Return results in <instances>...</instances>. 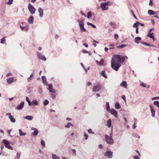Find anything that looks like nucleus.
<instances>
[{
    "label": "nucleus",
    "instance_id": "1",
    "mask_svg": "<svg viewBox=\"0 0 159 159\" xmlns=\"http://www.w3.org/2000/svg\"><path fill=\"white\" fill-rule=\"evenodd\" d=\"M125 59H128V57L126 56L123 57L121 55H117L113 56L111 61V66L112 68L116 71H118L119 68L121 66V63L124 61Z\"/></svg>",
    "mask_w": 159,
    "mask_h": 159
},
{
    "label": "nucleus",
    "instance_id": "2",
    "mask_svg": "<svg viewBox=\"0 0 159 159\" xmlns=\"http://www.w3.org/2000/svg\"><path fill=\"white\" fill-rule=\"evenodd\" d=\"M84 19H79L77 21V22L79 23V26L81 31L86 32V29L84 27Z\"/></svg>",
    "mask_w": 159,
    "mask_h": 159
},
{
    "label": "nucleus",
    "instance_id": "3",
    "mask_svg": "<svg viewBox=\"0 0 159 159\" xmlns=\"http://www.w3.org/2000/svg\"><path fill=\"white\" fill-rule=\"evenodd\" d=\"M109 2L102 3L100 4V8L103 11H107L108 9V4Z\"/></svg>",
    "mask_w": 159,
    "mask_h": 159
},
{
    "label": "nucleus",
    "instance_id": "4",
    "mask_svg": "<svg viewBox=\"0 0 159 159\" xmlns=\"http://www.w3.org/2000/svg\"><path fill=\"white\" fill-rule=\"evenodd\" d=\"M28 8L31 14H34L35 13L36 9L35 7L30 3L28 4Z\"/></svg>",
    "mask_w": 159,
    "mask_h": 159
},
{
    "label": "nucleus",
    "instance_id": "5",
    "mask_svg": "<svg viewBox=\"0 0 159 159\" xmlns=\"http://www.w3.org/2000/svg\"><path fill=\"white\" fill-rule=\"evenodd\" d=\"M105 137L107 143L109 144H112L114 143V141L112 138H110L109 136L106 134L105 135Z\"/></svg>",
    "mask_w": 159,
    "mask_h": 159
},
{
    "label": "nucleus",
    "instance_id": "6",
    "mask_svg": "<svg viewBox=\"0 0 159 159\" xmlns=\"http://www.w3.org/2000/svg\"><path fill=\"white\" fill-rule=\"evenodd\" d=\"M102 88V86L101 85L98 84L95 85L93 88V92H98Z\"/></svg>",
    "mask_w": 159,
    "mask_h": 159
},
{
    "label": "nucleus",
    "instance_id": "7",
    "mask_svg": "<svg viewBox=\"0 0 159 159\" xmlns=\"http://www.w3.org/2000/svg\"><path fill=\"white\" fill-rule=\"evenodd\" d=\"M113 153L112 152L109 151H107L104 153L105 156L108 158H111L113 157Z\"/></svg>",
    "mask_w": 159,
    "mask_h": 159
},
{
    "label": "nucleus",
    "instance_id": "8",
    "mask_svg": "<svg viewBox=\"0 0 159 159\" xmlns=\"http://www.w3.org/2000/svg\"><path fill=\"white\" fill-rule=\"evenodd\" d=\"M37 54L38 57L39 59L44 61H46L47 60L45 56L42 55L41 53L39 52H37Z\"/></svg>",
    "mask_w": 159,
    "mask_h": 159
},
{
    "label": "nucleus",
    "instance_id": "9",
    "mask_svg": "<svg viewBox=\"0 0 159 159\" xmlns=\"http://www.w3.org/2000/svg\"><path fill=\"white\" fill-rule=\"evenodd\" d=\"M2 143H3L5 146L9 149H10V145L9 141L4 139L2 140Z\"/></svg>",
    "mask_w": 159,
    "mask_h": 159
},
{
    "label": "nucleus",
    "instance_id": "10",
    "mask_svg": "<svg viewBox=\"0 0 159 159\" xmlns=\"http://www.w3.org/2000/svg\"><path fill=\"white\" fill-rule=\"evenodd\" d=\"M31 130L32 131H33V132L32 133L31 135H34L35 136H37L39 133V131L38 129H36V128H34V127H32L31 129Z\"/></svg>",
    "mask_w": 159,
    "mask_h": 159
},
{
    "label": "nucleus",
    "instance_id": "11",
    "mask_svg": "<svg viewBox=\"0 0 159 159\" xmlns=\"http://www.w3.org/2000/svg\"><path fill=\"white\" fill-rule=\"evenodd\" d=\"M149 107L150 109V111L152 114V116L154 117L155 116V112L153 107L151 105H150Z\"/></svg>",
    "mask_w": 159,
    "mask_h": 159
},
{
    "label": "nucleus",
    "instance_id": "12",
    "mask_svg": "<svg viewBox=\"0 0 159 159\" xmlns=\"http://www.w3.org/2000/svg\"><path fill=\"white\" fill-rule=\"evenodd\" d=\"M24 105V101L22 102L20 104L18 105L16 107V109L18 110H20L22 109Z\"/></svg>",
    "mask_w": 159,
    "mask_h": 159
},
{
    "label": "nucleus",
    "instance_id": "13",
    "mask_svg": "<svg viewBox=\"0 0 159 159\" xmlns=\"http://www.w3.org/2000/svg\"><path fill=\"white\" fill-rule=\"evenodd\" d=\"M48 90L49 91L52 93H56V90L53 89L52 85V84H48Z\"/></svg>",
    "mask_w": 159,
    "mask_h": 159
},
{
    "label": "nucleus",
    "instance_id": "14",
    "mask_svg": "<svg viewBox=\"0 0 159 159\" xmlns=\"http://www.w3.org/2000/svg\"><path fill=\"white\" fill-rule=\"evenodd\" d=\"M111 114L115 117H117V112L114 109L112 108L110 111Z\"/></svg>",
    "mask_w": 159,
    "mask_h": 159
},
{
    "label": "nucleus",
    "instance_id": "15",
    "mask_svg": "<svg viewBox=\"0 0 159 159\" xmlns=\"http://www.w3.org/2000/svg\"><path fill=\"white\" fill-rule=\"evenodd\" d=\"M38 11L39 16L41 18L43 16V9L41 7H39L38 8Z\"/></svg>",
    "mask_w": 159,
    "mask_h": 159
},
{
    "label": "nucleus",
    "instance_id": "16",
    "mask_svg": "<svg viewBox=\"0 0 159 159\" xmlns=\"http://www.w3.org/2000/svg\"><path fill=\"white\" fill-rule=\"evenodd\" d=\"M34 17L32 16H30L28 19V22L30 24H32L33 23Z\"/></svg>",
    "mask_w": 159,
    "mask_h": 159
},
{
    "label": "nucleus",
    "instance_id": "17",
    "mask_svg": "<svg viewBox=\"0 0 159 159\" xmlns=\"http://www.w3.org/2000/svg\"><path fill=\"white\" fill-rule=\"evenodd\" d=\"M120 86L124 88H126L127 87V85L126 81H122L120 84Z\"/></svg>",
    "mask_w": 159,
    "mask_h": 159
},
{
    "label": "nucleus",
    "instance_id": "18",
    "mask_svg": "<svg viewBox=\"0 0 159 159\" xmlns=\"http://www.w3.org/2000/svg\"><path fill=\"white\" fill-rule=\"evenodd\" d=\"M39 103L36 100H34L32 101L31 102V106H36L38 105Z\"/></svg>",
    "mask_w": 159,
    "mask_h": 159
},
{
    "label": "nucleus",
    "instance_id": "19",
    "mask_svg": "<svg viewBox=\"0 0 159 159\" xmlns=\"http://www.w3.org/2000/svg\"><path fill=\"white\" fill-rule=\"evenodd\" d=\"M106 107L107 111L108 112H109L111 111V109L109 106V103L108 102H107L106 103Z\"/></svg>",
    "mask_w": 159,
    "mask_h": 159
},
{
    "label": "nucleus",
    "instance_id": "20",
    "mask_svg": "<svg viewBox=\"0 0 159 159\" xmlns=\"http://www.w3.org/2000/svg\"><path fill=\"white\" fill-rule=\"evenodd\" d=\"M147 36L150 37V38L152 39L153 41H155V39L153 36V33H148Z\"/></svg>",
    "mask_w": 159,
    "mask_h": 159
},
{
    "label": "nucleus",
    "instance_id": "21",
    "mask_svg": "<svg viewBox=\"0 0 159 159\" xmlns=\"http://www.w3.org/2000/svg\"><path fill=\"white\" fill-rule=\"evenodd\" d=\"M33 117L31 116H27L24 117V119H26L28 120H33Z\"/></svg>",
    "mask_w": 159,
    "mask_h": 159
},
{
    "label": "nucleus",
    "instance_id": "22",
    "mask_svg": "<svg viewBox=\"0 0 159 159\" xmlns=\"http://www.w3.org/2000/svg\"><path fill=\"white\" fill-rule=\"evenodd\" d=\"M42 80L44 84L46 85H48L47 82L46 81V78L45 76H43L42 77Z\"/></svg>",
    "mask_w": 159,
    "mask_h": 159
},
{
    "label": "nucleus",
    "instance_id": "23",
    "mask_svg": "<svg viewBox=\"0 0 159 159\" xmlns=\"http://www.w3.org/2000/svg\"><path fill=\"white\" fill-rule=\"evenodd\" d=\"M70 126L73 127L74 126L70 122H68L67 125H65V128H69Z\"/></svg>",
    "mask_w": 159,
    "mask_h": 159
},
{
    "label": "nucleus",
    "instance_id": "24",
    "mask_svg": "<svg viewBox=\"0 0 159 159\" xmlns=\"http://www.w3.org/2000/svg\"><path fill=\"white\" fill-rule=\"evenodd\" d=\"M121 107L118 102H116L115 104V108L116 109H120L121 108Z\"/></svg>",
    "mask_w": 159,
    "mask_h": 159
},
{
    "label": "nucleus",
    "instance_id": "25",
    "mask_svg": "<svg viewBox=\"0 0 159 159\" xmlns=\"http://www.w3.org/2000/svg\"><path fill=\"white\" fill-rule=\"evenodd\" d=\"M20 28L21 29V30L23 31H27L28 30V27L27 26L23 27L22 26H20Z\"/></svg>",
    "mask_w": 159,
    "mask_h": 159
},
{
    "label": "nucleus",
    "instance_id": "26",
    "mask_svg": "<svg viewBox=\"0 0 159 159\" xmlns=\"http://www.w3.org/2000/svg\"><path fill=\"white\" fill-rule=\"evenodd\" d=\"M141 39V38H140V37H137L135 38V39H134L135 42L137 44H139V41Z\"/></svg>",
    "mask_w": 159,
    "mask_h": 159
},
{
    "label": "nucleus",
    "instance_id": "27",
    "mask_svg": "<svg viewBox=\"0 0 159 159\" xmlns=\"http://www.w3.org/2000/svg\"><path fill=\"white\" fill-rule=\"evenodd\" d=\"M52 159H60V157L55 154H52Z\"/></svg>",
    "mask_w": 159,
    "mask_h": 159
},
{
    "label": "nucleus",
    "instance_id": "28",
    "mask_svg": "<svg viewBox=\"0 0 159 159\" xmlns=\"http://www.w3.org/2000/svg\"><path fill=\"white\" fill-rule=\"evenodd\" d=\"M107 126L108 128H110L111 127V120L109 119L107 121Z\"/></svg>",
    "mask_w": 159,
    "mask_h": 159
},
{
    "label": "nucleus",
    "instance_id": "29",
    "mask_svg": "<svg viewBox=\"0 0 159 159\" xmlns=\"http://www.w3.org/2000/svg\"><path fill=\"white\" fill-rule=\"evenodd\" d=\"M96 62L99 65L102 66L104 62V60L103 59H101L100 61H98L96 60Z\"/></svg>",
    "mask_w": 159,
    "mask_h": 159
},
{
    "label": "nucleus",
    "instance_id": "30",
    "mask_svg": "<svg viewBox=\"0 0 159 159\" xmlns=\"http://www.w3.org/2000/svg\"><path fill=\"white\" fill-rule=\"evenodd\" d=\"M139 22H136L134 23L133 25V27L134 28H139L138 26L139 25Z\"/></svg>",
    "mask_w": 159,
    "mask_h": 159
},
{
    "label": "nucleus",
    "instance_id": "31",
    "mask_svg": "<svg viewBox=\"0 0 159 159\" xmlns=\"http://www.w3.org/2000/svg\"><path fill=\"white\" fill-rule=\"evenodd\" d=\"M101 75L105 78H107V75H106L105 72L104 71H102L101 72Z\"/></svg>",
    "mask_w": 159,
    "mask_h": 159
},
{
    "label": "nucleus",
    "instance_id": "32",
    "mask_svg": "<svg viewBox=\"0 0 159 159\" xmlns=\"http://www.w3.org/2000/svg\"><path fill=\"white\" fill-rule=\"evenodd\" d=\"M6 37H3L1 40L0 43L2 44H4L6 42Z\"/></svg>",
    "mask_w": 159,
    "mask_h": 159
},
{
    "label": "nucleus",
    "instance_id": "33",
    "mask_svg": "<svg viewBox=\"0 0 159 159\" xmlns=\"http://www.w3.org/2000/svg\"><path fill=\"white\" fill-rule=\"evenodd\" d=\"M148 14L150 15H152L155 14L154 12L153 11L151 10H149L148 11Z\"/></svg>",
    "mask_w": 159,
    "mask_h": 159
},
{
    "label": "nucleus",
    "instance_id": "34",
    "mask_svg": "<svg viewBox=\"0 0 159 159\" xmlns=\"http://www.w3.org/2000/svg\"><path fill=\"white\" fill-rule=\"evenodd\" d=\"M154 105L157 106L158 108H159V102L158 101H156L153 102Z\"/></svg>",
    "mask_w": 159,
    "mask_h": 159
},
{
    "label": "nucleus",
    "instance_id": "35",
    "mask_svg": "<svg viewBox=\"0 0 159 159\" xmlns=\"http://www.w3.org/2000/svg\"><path fill=\"white\" fill-rule=\"evenodd\" d=\"M19 132L20 135V136H25L26 134V133H23L21 130L20 129H19Z\"/></svg>",
    "mask_w": 159,
    "mask_h": 159
},
{
    "label": "nucleus",
    "instance_id": "36",
    "mask_svg": "<svg viewBox=\"0 0 159 159\" xmlns=\"http://www.w3.org/2000/svg\"><path fill=\"white\" fill-rule=\"evenodd\" d=\"M26 100L28 102V104L30 106H31V102L29 98L28 97H26Z\"/></svg>",
    "mask_w": 159,
    "mask_h": 159
},
{
    "label": "nucleus",
    "instance_id": "37",
    "mask_svg": "<svg viewBox=\"0 0 159 159\" xmlns=\"http://www.w3.org/2000/svg\"><path fill=\"white\" fill-rule=\"evenodd\" d=\"M88 16H87V18L88 19H90L92 16V13L90 11H89L88 12Z\"/></svg>",
    "mask_w": 159,
    "mask_h": 159
},
{
    "label": "nucleus",
    "instance_id": "38",
    "mask_svg": "<svg viewBox=\"0 0 159 159\" xmlns=\"http://www.w3.org/2000/svg\"><path fill=\"white\" fill-rule=\"evenodd\" d=\"M127 45L125 44H123L121 45H119L117 46V48H123L127 46Z\"/></svg>",
    "mask_w": 159,
    "mask_h": 159
},
{
    "label": "nucleus",
    "instance_id": "39",
    "mask_svg": "<svg viewBox=\"0 0 159 159\" xmlns=\"http://www.w3.org/2000/svg\"><path fill=\"white\" fill-rule=\"evenodd\" d=\"M87 24L88 25L91 26L94 28H96V26L95 25H94L91 23H90L89 22H87Z\"/></svg>",
    "mask_w": 159,
    "mask_h": 159
},
{
    "label": "nucleus",
    "instance_id": "40",
    "mask_svg": "<svg viewBox=\"0 0 159 159\" xmlns=\"http://www.w3.org/2000/svg\"><path fill=\"white\" fill-rule=\"evenodd\" d=\"M49 102V101L48 100H46L43 101V104L44 106H46L48 104Z\"/></svg>",
    "mask_w": 159,
    "mask_h": 159
},
{
    "label": "nucleus",
    "instance_id": "41",
    "mask_svg": "<svg viewBox=\"0 0 159 159\" xmlns=\"http://www.w3.org/2000/svg\"><path fill=\"white\" fill-rule=\"evenodd\" d=\"M41 144L43 147H44L45 146V143L43 140H42L41 141Z\"/></svg>",
    "mask_w": 159,
    "mask_h": 159
},
{
    "label": "nucleus",
    "instance_id": "42",
    "mask_svg": "<svg viewBox=\"0 0 159 159\" xmlns=\"http://www.w3.org/2000/svg\"><path fill=\"white\" fill-rule=\"evenodd\" d=\"M11 121L13 123H14L16 121V120L11 115Z\"/></svg>",
    "mask_w": 159,
    "mask_h": 159
},
{
    "label": "nucleus",
    "instance_id": "43",
    "mask_svg": "<svg viewBox=\"0 0 159 159\" xmlns=\"http://www.w3.org/2000/svg\"><path fill=\"white\" fill-rule=\"evenodd\" d=\"M16 81V79H14L13 78L11 77V84L14 82Z\"/></svg>",
    "mask_w": 159,
    "mask_h": 159
},
{
    "label": "nucleus",
    "instance_id": "44",
    "mask_svg": "<svg viewBox=\"0 0 159 159\" xmlns=\"http://www.w3.org/2000/svg\"><path fill=\"white\" fill-rule=\"evenodd\" d=\"M142 44H143V45H145L147 46H152V47H153V45H150L149 44H148L147 43H146V42H142Z\"/></svg>",
    "mask_w": 159,
    "mask_h": 159
},
{
    "label": "nucleus",
    "instance_id": "45",
    "mask_svg": "<svg viewBox=\"0 0 159 159\" xmlns=\"http://www.w3.org/2000/svg\"><path fill=\"white\" fill-rule=\"evenodd\" d=\"M84 135L85 137V140H87L88 138V134L85 132L84 133Z\"/></svg>",
    "mask_w": 159,
    "mask_h": 159
},
{
    "label": "nucleus",
    "instance_id": "46",
    "mask_svg": "<svg viewBox=\"0 0 159 159\" xmlns=\"http://www.w3.org/2000/svg\"><path fill=\"white\" fill-rule=\"evenodd\" d=\"M98 43L97 41L94 40L93 41V45L94 46V47H96L97 45V44Z\"/></svg>",
    "mask_w": 159,
    "mask_h": 159
},
{
    "label": "nucleus",
    "instance_id": "47",
    "mask_svg": "<svg viewBox=\"0 0 159 159\" xmlns=\"http://www.w3.org/2000/svg\"><path fill=\"white\" fill-rule=\"evenodd\" d=\"M88 132L90 134H94V132L92 131L91 129H90L88 130Z\"/></svg>",
    "mask_w": 159,
    "mask_h": 159
},
{
    "label": "nucleus",
    "instance_id": "48",
    "mask_svg": "<svg viewBox=\"0 0 159 159\" xmlns=\"http://www.w3.org/2000/svg\"><path fill=\"white\" fill-rule=\"evenodd\" d=\"M118 37H119V36H118V35L117 34H115V35H114V39H116V40L118 38Z\"/></svg>",
    "mask_w": 159,
    "mask_h": 159
},
{
    "label": "nucleus",
    "instance_id": "49",
    "mask_svg": "<svg viewBox=\"0 0 159 159\" xmlns=\"http://www.w3.org/2000/svg\"><path fill=\"white\" fill-rule=\"evenodd\" d=\"M140 85L143 86V87L145 88L146 87V85L145 84L142 82L140 84Z\"/></svg>",
    "mask_w": 159,
    "mask_h": 159
},
{
    "label": "nucleus",
    "instance_id": "50",
    "mask_svg": "<svg viewBox=\"0 0 159 159\" xmlns=\"http://www.w3.org/2000/svg\"><path fill=\"white\" fill-rule=\"evenodd\" d=\"M131 12L132 13V15L136 19H137V17H136V16H135V15H134V12H133V11L132 10H131Z\"/></svg>",
    "mask_w": 159,
    "mask_h": 159
},
{
    "label": "nucleus",
    "instance_id": "51",
    "mask_svg": "<svg viewBox=\"0 0 159 159\" xmlns=\"http://www.w3.org/2000/svg\"><path fill=\"white\" fill-rule=\"evenodd\" d=\"M136 127V124L134 123L133 124V125L132 126V128L133 129H135Z\"/></svg>",
    "mask_w": 159,
    "mask_h": 159
},
{
    "label": "nucleus",
    "instance_id": "52",
    "mask_svg": "<svg viewBox=\"0 0 159 159\" xmlns=\"http://www.w3.org/2000/svg\"><path fill=\"white\" fill-rule=\"evenodd\" d=\"M80 13L82 15L86 16V15H85V14L82 11H80Z\"/></svg>",
    "mask_w": 159,
    "mask_h": 159
},
{
    "label": "nucleus",
    "instance_id": "53",
    "mask_svg": "<svg viewBox=\"0 0 159 159\" xmlns=\"http://www.w3.org/2000/svg\"><path fill=\"white\" fill-rule=\"evenodd\" d=\"M66 120H68V121H71L72 120V119H71L69 117H67L66 119Z\"/></svg>",
    "mask_w": 159,
    "mask_h": 159
},
{
    "label": "nucleus",
    "instance_id": "54",
    "mask_svg": "<svg viewBox=\"0 0 159 159\" xmlns=\"http://www.w3.org/2000/svg\"><path fill=\"white\" fill-rule=\"evenodd\" d=\"M7 82L8 84H10V78H8L7 79Z\"/></svg>",
    "mask_w": 159,
    "mask_h": 159
},
{
    "label": "nucleus",
    "instance_id": "55",
    "mask_svg": "<svg viewBox=\"0 0 159 159\" xmlns=\"http://www.w3.org/2000/svg\"><path fill=\"white\" fill-rule=\"evenodd\" d=\"M51 97L53 99H54L56 97V95L55 94H52L51 95Z\"/></svg>",
    "mask_w": 159,
    "mask_h": 159
},
{
    "label": "nucleus",
    "instance_id": "56",
    "mask_svg": "<svg viewBox=\"0 0 159 159\" xmlns=\"http://www.w3.org/2000/svg\"><path fill=\"white\" fill-rule=\"evenodd\" d=\"M134 159H139V157L137 156H134Z\"/></svg>",
    "mask_w": 159,
    "mask_h": 159
},
{
    "label": "nucleus",
    "instance_id": "57",
    "mask_svg": "<svg viewBox=\"0 0 159 159\" xmlns=\"http://www.w3.org/2000/svg\"><path fill=\"white\" fill-rule=\"evenodd\" d=\"M109 137L110 138H112V133L111 132L109 134Z\"/></svg>",
    "mask_w": 159,
    "mask_h": 159
},
{
    "label": "nucleus",
    "instance_id": "58",
    "mask_svg": "<svg viewBox=\"0 0 159 159\" xmlns=\"http://www.w3.org/2000/svg\"><path fill=\"white\" fill-rule=\"evenodd\" d=\"M153 3V2L152 0H150L149 2V5L151 6Z\"/></svg>",
    "mask_w": 159,
    "mask_h": 159
},
{
    "label": "nucleus",
    "instance_id": "59",
    "mask_svg": "<svg viewBox=\"0 0 159 159\" xmlns=\"http://www.w3.org/2000/svg\"><path fill=\"white\" fill-rule=\"evenodd\" d=\"M99 147L100 149H102L103 148L102 147V144H99Z\"/></svg>",
    "mask_w": 159,
    "mask_h": 159
},
{
    "label": "nucleus",
    "instance_id": "60",
    "mask_svg": "<svg viewBox=\"0 0 159 159\" xmlns=\"http://www.w3.org/2000/svg\"><path fill=\"white\" fill-rule=\"evenodd\" d=\"M83 45H84L86 48H87L88 47V45L87 44L85 43H83Z\"/></svg>",
    "mask_w": 159,
    "mask_h": 159
},
{
    "label": "nucleus",
    "instance_id": "61",
    "mask_svg": "<svg viewBox=\"0 0 159 159\" xmlns=\"http://www.w3.org/2000/svg\"><path fill=\"white\" fill-rule=\"evenodd\" d=\"M72 151L74 154H76V151L75 149H73L72 150Z\"/></svg>",
    "mask_w": 159,
    "mask_h": 159
},
{
    "label": "nucleus",
    "instance_id": "62",
    "mask_svg": "<svg viewBox=\"0 0 159 159\" xmlns=\"http://www.w3.org/2000/svg\"><path fill=\"white\" fill-rule=\"evenodd\" d=\"M85 71L86 72H87L88 70H89V67H88L87 69H86L84 68V69Z\"/></svg>",
    "mask_w": 159,
    "mask_h": 159
},
{
    "label": "nucleus",
    "instance_id": "63",
    "mask_svg": "<svg viewBox=\"0 0 159 159\" xmlns=\"http://www.w3.org/2000/svg\"><path fill=\"white\" fill-rule=\"evenodd\" d=\"M139 28H136V33L138 34L139 33Z\"/></svg>",
    "mask_w": 159,
    "mask_h": 159
},
{
    "label": "nucleus",
    "instance_id": "64",
    "mask_svg": "<svg viewBox=\"0 0 159 159\" xmlns=\"http://www.w3.org/2000/svg\"><path fill=\"white\" fill-rule=\"evenodd\" d=\"M151 22L152 25H154L155 24V21L153 20H151Z\"/></svg>",
    "mask_w": 159,
    "mask_h": 159
}]
</instances>
